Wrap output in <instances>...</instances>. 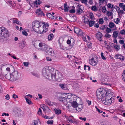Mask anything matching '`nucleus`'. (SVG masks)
I'll list each match as a JSON object with an SVG mask.
<instances>
[{"label":"nucleus","instance_id":"nucleus-1","mask_svg":"<svg viewBox=\"0 0 125 125\" xmlns=\"http://www.w3.org/2000/svg\"><path fill=\"white\" fill-rule=\"evenodd\" d=\"M10 35L6 29L3 27L0 28V40L4 42L6 41L7 38L9 37Z\"/></svg>","mask_w":125,"mask_h":125},{"label":"nucleus","instance_id":"nucleus-2","mask_svg":"<svg viewBox=\"0 0 125 125\" xmlns=\"http://www.w3.org/2000/svg\"><path fill=\"white\" fill-rule=\"evenodd\" d=\"M5 77L6 79L11 81H14L19 78L18 73L17 71H14L10 74L8 73L5 74Z\"/></svg>","mask_w":125,"mask_h":125},{"label":"nucleus","instance_id":"nucleus-3","mask_svg":"<svg viewBox=\"0 0 125 125\" xmlns=\"http://www.w3.org/2000/svg\"><path fill=\"white\" fill-rule=\"evenodd\" d=\"M52 75L51 79L52 80H55L59 79L61 78L62 77V74L57 70L52 69Z\"/></svg>","mask_w":125,"mask_h":125},{"label":"nucleus","instance_id":"nucleus-4","mask_svg":"<svg viewBox=\"0 0 125 125\" xmlns=\"http://www.w3.org/2000/svg\"><path fill=\"white\" fill-rule=\"evenodd\" d=\"M105 89H103L102 90H97L96 91V95L97 97L98 100L100 102L102 100V99L105 96Z\"/></svg>","mask_w":125,"mask_h":125},{"label":"nucleus","instance_id":"nucleus-5","mask_svg":"<svg viewBox=\"0 0 125 125\" xmlns=\"http://www.w3.org/2000/svg\"><path fill=\"white\" fill-rule=\"evenodd\" d=\"M52 69L50 70L47 68H43L42 71L43 75L46 78L51 79Z\"/></svg>","mask_w":125,"mask_h":125},{"label":"nucleus","instance_id":"nucleus-6","mask_svg":"<svg viewBox=\"0 0 125 125\" xmlns=\"http://www.w3.org/2000/svg\"><path fill=\"white\" fill-rule=\"evenodd\" d=\"M42 26L40 27V28H39L38 31L36 32L39 33H42L43 32H46L47 31L48 27L49 26L48 24L44 22Z\"/></svg>","mask_w":125,"mask_h":125},{"label":"nucleus","instance_id":"nucleus-7","mask_svg":"<svg viewBox=\"0 0 125 125\" xmlns=\"http://www.w3.org/2000/svg\"><path fill=\"white\" fill-rule=\"evenodd\" d=\"M43 24L42 23H40L39 21H35L32 23V27L33 30L35 32H38L39 28H40Z\"/></svg>","mask_w":125,"mask_h":125},{"label":"nucleus","instance_id":"nucleus-8","mask_svg":"<svg viewBox=\"0 0 125 125\" xmlns=\"http://www.w3.org/2000/svg\"><path fill=\"white\" fill-rule=\"evenodd\" d=\"M114 100L112 96L109 97V95H107L106 96L105 100L102 101V103L105 105H110Z\"/></svg>","mask_w":125,"mask_h":125},{"label":"nucleus","instance_id":"nucleus-9","mask_svg":"<svg viewBox=\"0 0 125 125\" xmlns=\"http://www.w3.org/2000/svg\"><path fill=\"white\" fill-rule=\"evenodd\" d=\"M74 31L75 33L77 35L84 36V34L83 33L81 30L79 28L75 27L74 28Z\"/></svg>","mask_w":125,"mask_h":125},{"label":"nucleus","instance_id":"nucleus-10","mask_svg":"<svg viewBox=\"0 0 125 125\" xmlns=\"http://www.w3.org/2000/svg\"><path fill=\"white\" fill-rule=\"evenodd\" d=\"M76 98H74L73 99V100H72V102L71 103L72 104V106L73 107L76 108L78 106V105L76 102Z\"/></svg>","mask_w":125,"mask_h":125},{"label":"nucleus","instance_id":"nucleus-11","mask_svg":"<svg viewBox=\"0 0 125 125\" xmlns=\"http://www.w3.org/2000/svg\"><path fill=\"white\" fill-rule=\"evenodd\" d=\"M89 62L93 66H95L97 64L98 61L96 59H95L93 58H92L89 60Z\"/></svg>","mask_w":125,"mask_h":125},{"label":"nucleus","instance_id":"nucleus-12","mask_svg":"<svg viewBox=\"0 0 125 125\" xmlns=\"http://www.w3.org/2000/svg\"><path fill=\"white\" fill-rule=\"evenodd\" d=\"M67 19L68 21H69L74 22L76 20V17L74 16H70L67 17Z\"/></svg>","mask_w":125,"mask_h":125},{"label":"nucleus","instance_id":"nucleus-13","mask_svg":"<svg viewBox=\"0 0 125 125\" xmlns=\"http://www.w3.org/2000/svg\"><path fill=\"white\" fill-rule=\"evenodd\" d=\"M102 33L100 32L97 33L96 34V38L99 41H101L102 40V38L103 37Z\"/></svg>","mask_w":125,"mask_h":125},{"label":"nucleus","instance_id":"nucleus-14","mask_svg":"<svg viewBox=\"0 0 125 125\" xmlns=\"http://www.w3.org/2000/svg\"><path fill=\"white\" fill-rule=\"evenodd\" d=\"M46 52L48 55L51 56H53L54 54V51L51 48H49Z\"/></svg>","mask_w":125,"mask_h":125},{"label":"nucleus","instance_id":"nucleus-15","mask_svg":"<svg viewBox=\"0 0 125 125\" xmlns=\"http://www.w3.org/2000/svg\"><path fill=\"white\" fill-rule=\"evenodd\" d=\"M87 20V21H85V20H84V22L85 23H86L88 24L90 27H92L94 24L95 22L94 21H89L88 20Z\"/></svg>","mask_w":125,"mask_h":125},{"label":"nucleus","instance_id":"nucleus-16","mask_svg":"<svg viewBox=\"0 0 125 125\" xmlns=\"http://www.w3.org/2000/svg\"><path fill=\"white\" fill-rule=\"evenodd\" d=\"M59 86L62 89L66 90L68 89L67 85L66 84H60Z\"/></svg>","mask_w":125,"mask_h":125},{"label":"nucleus","instance_id":"nucleus-17","mask_svg":"<svg viewBox=\"0 0 125 125\" xmlns=\"http://www.w3.org/2000/svg\"><path fill=\"white\" fill-rule=\"evenodd\" d=\"M50 48L46 44H43V46H42V48H41V50H42L46 52L48 49H49Z\"/></svg>","mask_w":125,"mask_h":125},{"label":"nucleus","instance_id":"nucleus-18","mask_svg":"<svg viewBox=\"0 0 125 125\" xmlns=\"http://www.w3.org/2000/svg\"><path fill=\"white\" fill-rule=\"evenodd\" d=\"M47 17L50 18H51V19H55L57 18V16H53L52 14L49 13L46 14Z\"/></svg>","mask_w":125,"mask_h":125},{"label":"nucleus","instance_id":"nucleus-19","mask_svg":"<svg viewBox=\"0 0 125 125\" xmlns=\"http://www.w3.org/2000/svg\"><path fill=\"white\" fill-rule=\"evenodd\" d=\"M105 95H106V96H107V95H109V97H110V96H112V95L113 94V93L111 92L110 90H108L107 91V90H106L105 89Z\"/></svg>","mask_w":125,"mask_h":125},{"label":"nucleus","instance_id":"nucleus-20","mask_svg":"<svg viewBox=\"0 0 125 125\" xmlns=\"http://www.w3.org/2000/svg\"><path fill=\"white\" fill-rule=\"evenodd\" d=\"M76 11L77 13L79 14H81L83 12L80 6H79V5H78L77 7Z\"/></svg>","mask_w":125,"mask_h":125},{"label":"nucleus","instance_id":"nucleus-21","mask_svg":"<svg viewBox=\"0 0 125 125\" xmlns=\"http://www.w3.org/2000/svg\"><path fill=\"white\" fill-rule=\"evenodd\" d=\"M66 98L64 97H62L61 96L58 97V99L60 101H61L62 102H63L64 103V102H66Z\"/></svg>","mask_w":125,"mask_h":125},{"label":"nucleus","instance_id":"nucleus-22","mask_svg":"<svg viewBox=\"0 0 125 125\" xmlns=\"http://www.w3.org/2000/svg\"><path fill=\"white\" fill-rule=\"evenodd\" d=\"M64 10L65 12H68L69 11V7L67 6V4L65 3L64 5Z\"/></svg>","mask_w":125,"mask_h":125},{"label":"nucleus","instance_id":"nucleus-23","mask_svg":"<svg viewBox=\"0 0 125 125\" xmlns=\"http://www.w3.org/2000/svg\"><path fill=\"white\" fill-rule=\"evenodd\" d=\"M46 102L47 104L50 106H52L54 104L53 103L51 102L49 99L46 100Z\"/></svg>","mask_w":125,"mask_h":125},{"label":"nucleus","instance_id":"nucleus-24","mask_svg":"<svg viewBox=\"0 0 125 125\" xmlns=\"http://www.w3.org/2000/svg\"><path fill=\"white\" fill-rule=\"evenodd\" d=\"M6 73H4V72H2L1 71L0 72V79L2 80L4 79V75Z\"/></svg>","mask_w":125,"mask_h":125},{"label":"nucleus","instance_id":"nucleus-25","mask_svg":"<svg viewBox=\"0 0 125 125\" xmlns=\"http://www.w3.org/2000/svg\"><path fill=\"white\" fill-rule=\"evenodd\" d=\"M119 6L122 8L124 11H125V5H124L123 3H120L119 4Z\"/></svg>","mask_w":125,"mask_h":125},{"label":"nucleus","instance_id":"nucleus-26","mask_svg":"<svg viewBox=\"0 0 125 125\" xmlns=\"http://www.w3.org/2000/svg\"><path fill=\"white\" fill-rule=\"evenodd\" d=\"M55 112V114L57 115H59L61 113V111L59 109L55 108L54 109Z\"/></svg>","mask_w":125,"mask_h":125},{"label":"nucleus","instance_id":"nucleus-27","mask_svg":"<svg viewBox=\"0 0 125 125\" xmlns=\"http://www.w3.org/2000/svg\"><path fill=\"white\" fill-rule=\"evenodd\" d=\"M118 35V33L117 31H115L113 32V36L114 38H116L117 37Z\"/></svg>","mask_w":125,"mask_h":125},{"label":"nucleus","instance_id":"nucleus-28","mask_svg":"<svg viewBox=\"0 0 125 125\" xmlns=\"http://www.w3.org/2000/svg\"><path fill=\"white\" fill-rule=\"evenodd\" d=\"M76 110L78 111L81 110L82 109V106L81 105H78V106L76 107Z\"/></svg>","mask_w":125,"mask_h":125},{"label":"nucleus","instance_id":"nucleus-29","mask_svg":"<svg viewBox=\"0 0 125 125\" xmlns=\"http://www.w3.org/2000/svg\"><path fill=\"white\" fill-rule=\"evenodd\" d=\"M115 26V24L112 22H110L109 23V26L110 28H112L114 27Z\"/></svg>","mask_w":125,"mask_h":125},{"label":"nucleus","instance_id":"nucleus-30","mask_svg":"<svg viewBox=\"0 0 125 125\" xmlns=\"http://www.w3.org/2000/svg\"><path fill=\"white\" fill-rule=\"evenodd\" d=\"M63 40V39L61 37L59 38V40L58 41H59V43L60 45H61V44L62 43ZM60 47L62 49H63V48L62 47H61V45H60Z\"/></svg>","mask_w":125,"mask_h":125},{"label":"nucleus","instance_id":"nucleus-31","mask_svg":"<svg viewBox=\"0 0 125 125\" xmlns=\"http://www.w3.org/2000/svg\"><path fill=\"white\" fill-rule=\"evenodd\" d=\"M54 37V35L52 34H51L48 35V39L49 40L52 39Z\"/></svg>","mask_w":125,"mask_h":125},{"label":"nucleus","instance_id":"nucleus-32","mask_svg":"<svg viewBox=\"0 0 125 125\" xmlns=\"http://www.w3.org/2000/svg\"><path fill=\"white\" fill-rule=\"evenodd\" d=\"M42 2L39 0H37L35 1L34 3L37 5H39Z\"/></svg>","mask_w":125,"mask_h":125},{"label":"nucleus","instance_id":"nucleus-33","mask_svg":"<svg viewBox=\"0 0 125 125\" xmlns=\"http://www.w3.org/2000/svg\"><path fill=\"white\" fill-rule=\"evenodd\" d=\"M31 73L32 75L36 77H39V74L36 73L32 72Z\"/></svg>","mask_w":125,"mask_h":125},{"label":"nucleus","instance_id":"nucleus-34","mask_svg":"<svg viewBox=\"0 0 125 125\" xmlns=\"http://www.w3.org/2000/svg\"><path fill=\"white\" fill-rule=\"evenodd\" d=\"M107 15L109 17L110 16L111 18L112 19L113 18V13L112 12H110L109 11H108L107 13Z\"/></svg>","mask_w":125,"mask_h":125},{"label":"nucleus","instance_id":"nucleus-35","mask_svg":"<svg viewBox=\"0 0 125 125\" xmlns=\"http://www.w3.org/2000/svg\"><path fill=\"white\" fill-rule=\"evenodd\" d=\"M25 99L26 100V102L27 103L29 104L30 105L31 104H32V102L31 101L29 100V99H28L26 97H25Z\"/></svg>","mask_w":125,"mask_h":125},{"label":"nucleus","instance_id":"nucleus-36","mask_svg":"<svg viewBox=\"0 0 125 125\" xmlns=\"http://www.w3.org/2000/svg\"><path fill=\"white\" fill-rule=\"evenodd\" d=\"M120 57H122V59H124V57L122 55H116L115 56V57L116 59H119V58Z\"/></svg>","mask_w":125,"mask_h":125},{"label":"nucleus","instance_id":"nucleus-37","mask_svg":"<svg viewBox=\"0 0 125 125\" xmlns=\"http://www.w3.org/2000/svg\"><path fill=\"white\" fill-rule=\"evenodd\" d=\"M120 57H122V59H124V57L122 55H116L115 56V57L116 59H119V58Z\"/></svg>","mask_w":125,"mask_h":125},{"label":"nucleus","instance_id":"nucleus-38","mask_svg":"<svg viewBox=\"0 0 125 125\" xmlns=\"http://www.w3.org/2000/svg\"><path fill=\"white\" fill-rule=\"evenodd\" d=\"M108 7L110 8H115L114 6L111 3H108L107 5Z\"/></svg>","mask_w":125,"mask_h":125},{"label":"nucleus","instance_id":"nucleus-39","mask_svg":"<svg viewBox=\"0 0 125 125\" xmlns=\"http://www.w3.org/2000/svg\"><path fill=\"white\" fill-rule=\"evenodd\" d=\"M91 8L92 10L94 11H96L98 10L97 7L95 6H93Z\"/></svg>","mask_w":125,"mask_h":125},{"label":"nucleus","instance_id":"nucleus-40","mask_svg":"<svg viewBox=\"0 0 125 125\" xmlns=\"http://www.w3.org/2000/svg\"><path fill=\"white\" fill-rule=\"evenodd\" d=\"M104 23V21L103 19L102 18H100L99 19V24H103Z\"/></svg>","mask_w":125,"mask_h":125},{"label":"nucleus","instance_id":"nucleus-41","mask_svg":"<svg viewBox=\"0 0 125 125\" xmlns=\"http://www.w3.org/2000/svg\"><path fill=\"white\" fill-rule=\"evenodd\" d=\"M114 21L115 23L117 24L119 23L120 20L118 18H117L116 19H115L114 20Z\"/></svg>","mask_w":125,"mask_h":125},{"label":"nucleus","instance_id":"nucleus-42","mask_svg":"<svg viewBox=\"0 0 125 125\" xmlns=\"http://www.w3.org/2000/svg\"><path fill=\"white\" fill-rule=\"evenodd\" d=\"M125 70H124L122 73V79L124 81H125V79L124 78V77H125Z\"/></svg>","mask_w":125,"mask_h":125},{"label":"nucleus","instance_id":"nucleus-43","mask_svg":"<svg viewBox=\"0 0 125 125\" xmlns=\"http://www.w3.org/2000/svg\"><path fill=\"white\" fill-rule=\"evenodd\" d=\"M102 12H103L105 13L106 11V9L104 6L102 7Z\"/></svg>","mask_w":125,"mask_h":125},{"label":"nucleus","instance_id":"nucleus-44","mask_svg":"<svg viewBox=\"0 0 125 125\" xmlns=\"http://www.w3.org/2000/svg\"><path fill=\"white\" fill-rule=\"evenodd\" d=\"M105 36L107 38H109L111 37V35L107 33L105 34Z\"/></svg>","mask_w":125,"mask_h":125},{"label":"nucleus","instance_id":"nucleus-45","mask_svg":"<svg viewBox=\"0 0 125 125\" xmlns=\"http://www.w3.org/2000/svg\"><path fill=\"white\" fill-rule=\"evenodd\" d=\"M87 0H80V1L82 3H84L86 5L87 4Z\"/></svg>","mask_w":125,"mask_h":125},{"label":"nucleus","instance_id":"nucleus-46","mask_svg":"<svg viewBox=\"0 0 125 125\" xmlns=\"http://www.w3.org/2000/svg\"><path fill=\"white\" fill-rule=\"evenodd\" d=\"M13 22L14 23H17L18 21H19L18 19H17L16 18H14L13 19Z\"/></svg>","mask_w":125,"mask_h":125},{"label":"nucleus","instance_id":"nucleus-47","mask_svg":"<svg viewBox=\"0 0 125 125\" xmlns=\"http://www.w3.org/2000/svg\"><path fill=\"white\" fill-rule=\"evenodd\" d=\"M101 56L102 58L104 60H105L106 59V58L104 56V53L103 52H101Z\"/></svg>","mask_w":125,"mask_h":125},{"label":"nucleus","instance_id":"nucleus-48","mask_svg":"<svg viewBox=\"0 0 125 125\" xmlns=\"http://www.w3.org/2000/svg\"><path fill=\"white\" fill-rule=\"evenodd\" d=\"M37 113L40 115L42 114V111L40 108H39Z\"/></svg>","mask_w":125,"mask_h":125},{"label":"nucleus","instance_id":"nucleus-49","mask_svg":"<svg viewBox=\"0 0 125 125\" xmlns=\"http://www.w3.org/2000/svg\"><path fill=\"white\" fill-rule=\"evenodd\" d=\"M106 31L108 33H109L111 32L112 30L110 28H107L106 29Z\"/></svg>","mask_w":125,"mask_h":125},{"label":"nucleus","instance_id":"nucleus-50","mask_svg":"<svg viewBox=\"0 0 125 125\" xmlns=\"http://www.w3.org/2000/svg\"><path fill=\"white\" fill-rule=\"evenodd\" d=\"M120 33L121 34H124L125 33V30L123 29L121 31Z\"/></svg>","mask_w":125,"mask_h":125},{"label":"nucleus","instance_id":"nucleus-51","mask_svg":"<svg viewBox=\"0 0 125 125\" xmlns=\"http://www.w3.org/2000/svg\"><path fill=\"white\" fill-rule=\"evenodd\" d=\"M53 122V120H49L47 121V123L48 124H52Z\"/></svg>","mask_w":125,"mask_h":125},{"label":"nucleus","instance_id":"nucleus-52","mask_svg":"<svg viewBox=\"0 0 125 125\" xmlns=\"http://www.w3.org/2000/svg\"><path fill=\"white\" fill-rule=\"evenodd\" d=\"M22 33L23 35H24L25 36H27L28 35V33H27V32L24 31H22Z\"/></svg>","mask_w":125,"mask_h":125},{"label":"nucleus","instance_id":"nucleus-53","mask_svg":"<svg viewBox=\"0 0 125 125\" xmlns=\"http://www.w3.org/2000/svg\"><path fill=\"white\" fill-rule=\"evenodd\" d=\"M25 45L24 43H23V44H21L19 45V47L21 49H23V47H24Z\"/></svg>","mask_w":125,"mask_h":125},{"label":"nucleus","instance_id":"nucleus-54","mask_svg":"<svg viewBox=\"0 0 125 125\" xmlns=\"http://www.w3.org/2000/svg\"><path fill=\"white\" fill-rule=\"evenodd\" d=\"M23 64L24 66L28 67L29 64V63L28 62H23Z\"/></svg>","mask_w":125,"mask_h":125},{"label":"nucleus","instance_id":"nucleus-55","mask_svg":"<svg viewBox=\"0 0 125 125\" xmlns=\"http://www.w3.org/2000/svg\"><path fill=\"white\" fill-rule=\"evenodd\" d=\"M124 13V11L123 10H120L119 11H118V13L119 15V14H123Z\"/></svg>","mask_w":125,"mask_h":125},{"label":"nucleus","instance_id":"nucleus-56","mask_svg":"<svg viewBox=\"0 0 125 125\" xmlns=\"http://www.w3.org/2000/svg\"><path fill=\"white\" fill-rule=\"evenodd\" d=\"M70 12L72 13H74L75 12V10L74 9H71L70 11Z\"/></svg>","mask_w":125,"mask_h":125},{"label":"nucleus","instance_id":"nucleus-57","mask_svg":"<svg viewBox=\"0 0 125 125\" xmlns=\"http://www.w3.org/2000/svg\"><path fill=\"white\" fill-rule=\"evenodd\" d=\"M92 43L88 42L87 44L88 47L89 48H91L92 46Z\"/></svg>","mask_w":125,"mask_h":125},{"label":"nucleus","instance_id":"nucleus-58","mask_svg":"<svg viewBox=\"0 0 125 125\" xmlns=\"http://www.w3.org/2000/svg\"><path fill=\"white\" fill-rule=\"evenodd\" d=\"M102 115L104 117H108V115H106L105 113V112H103V114H102Z\"/></svg>","mask_w":125,"mask_h":125},{"label":"nucleus","instance_id":"nucleus-59","mask_svg":"<svg viewBox=\"0 0 125 125\" xmlns=\"http://www.w3.org/2000/svg\"><path fill=\"white\" fill-rule=\"evenodd\" d=\"M43 44L42 43H39V46L40 47L42 48V46H43Z\"/></svg>","mask_w":125,"mask_h":125},{"label":"nucleus","instance_id":"nucleus-60","mask_svg":"<svg viewBox=\"0 0 125 125\" xmlns=\"http://www.w3.org/2000/svg\"><path fill=\"white\" fill-rule=\"evenodd\" d=\"M79 118L81 120H84V121H85L86 120V118L85 117H84L83 118H82L81 117H79Z\"/></svg>","mask_w":125,"mask_h":125},{"label":"nucleus","instance_id":"nucleus-61","mask_svg":"<svg viewBox=\"0 0 125 125\" xmlns=\"http://www.w3.org/2000/svg\"><path fill=\"white\" fill-rule=\"evenodd\" d=\"M5 97L6 99L7 100H9L10 98L9 95L8 94L5 96Z\"/></svg>","mask_w":125,"mask_h":125},{"label":"nucleus","instance_id":"nucleus-62","mask_svg":"<svg viewBox=\"0 0 125 125\" xmlns=\"http://www.w3.org/2000/svg\"><path fill=\"white\" fill-rule=\"evenodd\" d=\"M99 24L98 23L95 24H94V26L97 28H98L99 27Z\"/></svg>","mask_w":125,"mask_h":125},{"label":"nucleus","instance_id":"nucleus-63","mask_svg":"<svg viewBox=\"0 0 125 125\" xmlns=\"http://www.w3.org/2000/svg\"><path fill=\"white\" fill-rule=\"evenodd\" d=\"M4 115L5 116H9V114H8V113L6 114V113H4L2 114V116H3Z\"/></svg>","mask_w":125,"mask_h":125},{"label":"nucleus","instance_id":"nucleus-64","mask_svg":"<svg viewBox=\"0 0 125 125\" xmlns=\"http://www.w3.org/2000/svg\"><path fill=\"white\" fill-rule=\"evenodd\" d=\"M119 43L121 44H123L124 43V41L123 40H120L119 41Z\"/></svg>","mask_w":125,"mask_h":125}]
</instances>
